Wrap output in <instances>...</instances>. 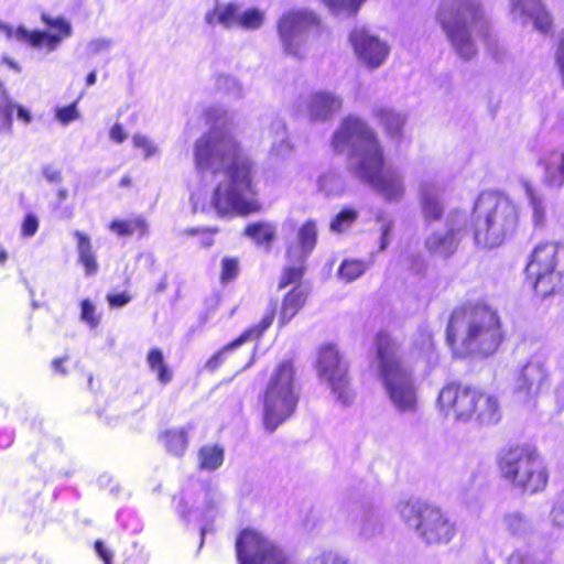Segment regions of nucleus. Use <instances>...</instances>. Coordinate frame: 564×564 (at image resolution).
I'll return each instance as SVG.
<instances>
[{"label": "nucleus", "mask_w": 564, "mask_h": 564, "mask_svg": "<svg viewBox=\"0 0 564 564\" xmlns=\"http://www.w3.org/2000/svg\"><path fill=\"white\" fill-rule=\"evenodd\" d=\"M225 113L210 108L204 112L209 129L193 145V160L197 171L217 175L224 172L226 185L218 184L213 193V206L219 216H248L262 210V203L253 182L254 163L245 154L241 142L225 124L218 122Z\"/></svg>", "instance_id": "obj_1"}, {"label": "nucleus", "mask_w": 564, "mask_h": 564, "mask_svg": "<svg viewBox=\"0 0 564 564\" xmlns=\"http://www.w3.org/2000/svg\"><path fill=\"white\" fill-rule=\"evenodd\" d=\"M332 145L337 153L355 145L352 154L358 155L357 175L389 202L403 197V180L399 173L386 169L384 148L378 133L366 121L351 116L344 118L332 138Z\"/></svg>", "instance_id": "obj_2"}, {"label": "nucleus", "mask_w": 564, "mask_h": 564, "mask_svg": "<svg viewBox=\"0 0 564 564\" xmlns=\"http://www.w3.org/2000/svg\"><path fill=\"white\" fill-rule=\"evenodd\" d=\"M505 339L498 311L485 302H465L449 314L445 341L454 358L488 357Z\"/></svg>", "instance_id": "obj_3"}, {"label": "nucleus", "mask_w": 564, "mask_h": 564, "mask_svg": "<svg viewBox=\"0 0 564 564\" xmlns=\"http://www.w3.org/2000/svg\"><path fill=\"white\" fill-rule=\"evenodd\" d=\"M522 224L520 207L510 198L495 193H481L473 207L474 240L485 248H496L512 238Z\"/></svg>", "instance_id": "obj_4"}, {"label": "nucleus", "mask_w": 564, "mask_h": 564, "mask_svg": "<svg viewBox=\"0 0 564 564\" xmlns=\"http://www.w3.org/2000/svg\"><path fill=\"white\" fill-rule=\"evenodd\" d=\"M436 20L463 59L477 54L474 34L485 40L489 37V24L478 0H442Z\"/></svg>", "instance_id": "obj_5"}, {"label": "nucleus", "mask_w": 564, "mask_h": 564, "mask_svg": "<svg viewBox=\"0 0 564 564\" xmlns=\"http://www.w3.org/2000/svg\"><path fill=\"white\" fill-rule=\"evenodd\" d=\"M373 354L382 386L392 403L402 412L416 409L417 392L411 370L406 367L397 340L387 330L373 336Z\"/></svg>", "instance_id": "obj_6"}, {"label": "nucleus", "mask_w": 564, "mask_h": 564, "mask_svg": "<svg viewBox=\"0 0 564 564\" xmlns=\"http://www.w3.org/2000/svg\"><path fill=\"white\" fill-rule=\"evenodd\" d=\"M496 464L500 477L522 495L539 494L549 485V468L533 444L517 443L502 448Z\"/></svg>", "instance_id": "obj_7"}, {"label": "nucleus", "mask_w": 564, "mask_h": 564, "mask_svg": "<svg viewBox=\"0 0 564 564\" xmlns=\"http://www.w3.org/2000/svg\"><path fill=\"white\" fill-rule=\"evenodd\" d=\"M437 406L457 421L496 424L501 419L498 398L478 386L458 380L446 382L438 392Z\"/></svg>", "instance_id": "obj_8"}, {"label": "nucleus", "mask_w": 564, "mask_h": 564, "mask_svg": "<svg viewBox=\"0 0 564 564\" xmlns=\"http://www.w3.org/2000/svg\"><path fill=\"white\" fill-rule=\"evenodd\" d=\"M264 429L272 433L295 412V367L292 359L280 361L273 369L262 395Z\"/></svg>", "instance_id": "obj_9"}, {"label": "nucleus", "mask_w": 564, "mask_h": 564, "mask_svg": "<svg viewBox=\"0 0 564 564\" xmlns=\"http://www.w3.org/2000/svg\"><path fill=\"white\" fill-rule=\"evenodd\" d=\"M525 278L535 295L546 299L564 291V269L561 267V248L546 241L530 253L524 268Z\"/></svg>", "instance_id": "obj_10"}, {"label": "nucleus", "mask_w": 564, "mask_h": 564, "mask_svg": "<svg viewBox=\"0 0 564 564\" xmlns=\"http://www.w3.org/2000/svg\"><path fill=\"white\" fill-rule=\"evenodd\" d=\"M321 381L326 383L333 397L343 405L355 398L349 361L335 343H324L316 350L314 364Z\"/></svg>", "instance_id": "obj_11"}, {"label": "nucleus", "mask_w": 564, "mask_h": 564, "mask_svg": "<svg viewBox=\"0 0 564 564\" xmlns=\"http://www.w3.org/2000/svg\"><path fill=\"white\" fill-rule=\"evenodd\" d=\"M239 564H293L271 540L254 529H243L236 540Z\"/></svg>", "instance_id": "obj_12"}, {"label": "nucleus", "mask_w": 564, "mask_h": 564, "mask_svg": "<svg viewBox=\"0 0 564 564\" xmlns=\"http://www.w3.org/2000/svg\"><path fill=\"white\" fill-rule=\"evenodd\" d=\"M321 18L313 11L292 10L279 20L278 32L288 54L300 56V46L311 33H319Z\"/></svg>", "instance_id": "obj_13"}, {"label": "nucleus", "mask_w": 564, "mask_h": 564, "mask_svg": "<svg viewBox=\"0 0 564 564\" xmlns=\"http://www.w3.org/2000/svg\"><path fill=\"white\" fill-rule=\"evenodd\" d=\"M415 518V528L427 544H446L455 535V525L437 506L416 502L410 509Z\"/></svg>", "instance_id": "obj_14"}, {"label": "nucleus", "mask_w": 564, "mask_h": 564, "mask_svg": "<svg viewBox=\"0 0 564 564\" xmlns=\"http://www.w3.org/2000/svg\"><path fill=\"white\" fill-rule=\"evenodd\" d=\"M276 302H272L265 310L258 324L245 328L236 338L221 346L206 361L205 367L209 371L217 370L226 360L228 355L236 351L248 341H260L264 333L272 326L276 317Z\"/></svg>", "instance_id": "obj_15"}, {"label": "nucleus", "mask_w": 564, "mask_h": 564, "mask_svg": "<svg viewBox=\"0 0 564 564\" xmlns=\"http://www.w3.org/2000/svg\"><path fill=\"white\" fill-rule=\"evenodd\" d=\"M41 20L48 29L56 30V33L51 34L41 30L29 31L23 26H19L15 30L17 39L34 48H45L46 52H53L63 40L72 35L70 23L64 18H52L47 13H42Z\"/></svg>", "instance_id": "obj_16"}, {"label": "nucleus", "mask_w": 564, "mask_h": 564, "mask_svg": "<svg viewBox=\"0 0 564 564\" xmlns=\"http://www.w3.org/2000/svg\"><path fill=\"white\" fill-rule=\"evenodd\" d=\"M349 39L358 57L370 68L378 67L386 59L388 47L366 30H352Z\"/></svg>", "instance_id": "obj_17"}, {"label": "nucleus", "mask_w": 564, "mask_h": 564, "mask_svg": "<svg viewBox=\"0 0 564 564\" xmlns=\"http://www.w3.org/2000/svg\"><path fill=\"white\" fill-rule=\"evenodd\" d=\"M549 383V373L538 361H528L517 378V390L528 397H535Z\"/></svg>", "instance_id": "obj_18"}, {"label": "nucleus", "mask_w": 564, "mask_h": 564, "mask_svg": "<svg viewBox=\"0 0 564 564\" xmlns=\"http://www.w3.org/2000/svg\"><path fill=\"white\" fill-rule=\"evenodd\" d=\"M318 231L314 219L305 220L296 232V243L286 247L285 256L288 260L293 258L307 259L317 246Z\"/></svg>", "instance_id": "obj_19"}, {"label": "nucleus", "mask_w": 564, "mask_h": 564, "mask_svg": "<svg viewBox=\"0 0 564 564\" xmlns=\"http://www.w3.org/2000/svg\"><path fill=\"white\" fill-rule=\"evenodd\" d=\"M308 297L307 285H294L283 295L278 317L279 328L285 327L304 308Z\"/></svg>", "instance_id": "obj_20"}, {"label": "nucleus", "mask_w": 564, "mask_h": 564, "mask_svg": "<svg viewBox=\"0 0 564 564\" xmlns=\"http://www.w3.org/2000/svg\"><path fill=\"white\" fill-rule=\"evenodd\" d=\"M458 245L459 238L455 229H448L445 232L434 231L429 235L424 241L425 249L429 253L444 258L454 254Z\"/></svg>", "instance_id": "obj_21"}, {"label": "nucleus", "mask_w": 564, "mask_h": 564, "mask_svg": "<svg viewBox=\"0 0 564 564\" xmlns=\"http://www.w3.org/2000/svg\"><path fill=\"white\" fill-rule=\"evenodd\" d=\"M341 108V100L328 93L314 94L308 104L307 110L312 119L325 120L337 113Z\"/></svg>", "instance_id": "obj_22"}, {"label": "nucleus", "mask_w": 564, "mask_h": 564, "mask_svg": "<svg viewBox=\"0 0 564 564\" xmlns=\"http://www.w3.org/2000/svg\"><path fill=\"white\" fill-rule=\"evenodd\" d=\"M76 248L78 253V263L83 267L86 276H94L99 271V263L94 251L90 237L79 230L74 231Z\"/></svg>", "instance_id": "obj_23"}, {"label": "nucleus", "mask_w": 564, "mask_h": 564, "mask_svg": "<svg viewBox=\"0 0 564 564\" xmlns=\"http://www.w3.org/2000/svg\"><path fill=\"white\" fill-rule=\"evenodd\" d=\"M373 115L388 138L398 141L402 139L406 122L404 115L390 108H379Z\"/></svg>", "instance_id": "obj_24"}, {"label": "nucleus", "mask_w": 564, "mask_h": 564, "mask_svg": "<svg viewBox=\"0 0 564 564\" xmlns=\"http://www.w3.org/2000/svg\"><path fill=\"white\" fill-rule=\"evenodd\" d=\"M109 229L119 237L138 236L144 237L149 231V226L143 216H137L129 219L116 218L110 221Z\"/></svg>", "instance_id": "obj_25"}, {"label": "nucleus", "mask_w": 564, "mask_h": 564, "mask_svg": "<svg viewBox=\"0 0 564 564\" xmlns=\"http://www.w3.org/2000/svg\"><path fill=\"white\" fill-rule=\"evenodd\" d=\"M291 264L282 269L278 281V290H284L290 285H304L302 280L306 272V259L293 258L288 260Z\"/></svg>", "instance_id": "obj_26"}, {"label": "nucleus", "mask_w": 564, "mask_h": 564, "mask_svg": "<svg viewBox=\"0 0 564 564\" xmlns=\"http://www.w3.org/2000/svg\"><path fill=\"white\" fill-rule=\"evenodd\" d=\"M159 437L165 449L174 456H182L188 447V433L184 427L165 430Z\"/></svg>", "instance_id": "obj_27"}, {"label": "nucleus", "mask_w": 564, "mask_h": 564, "mask_svg": "<svg viewBox=\"0 0 564 564\" xmlns=\"http://www.w3.org/2000/svg\"><path fill=\"white\" fill-rule=\"evenodd\" d=\"M147 364L161 384L166 386L173 380V370L166 364L162 349L151 348L147 355Z\"/></svg>", "instance_id": "obj_28"}, {"label": "nucleus", "mask_w": 564, "mask_h": 564, "mask_svg": "<svg viewBox=\"0 0 564 564\" xmlns=\"http://www.w3.org/2000/svg\"><path fill=\"white\" fill-rule=\"evenodd\" d=\"M239 8L236 3H227L225 6H216L213 10L206 13V22L208 24L219 23L226 28H231L238 24Z\"/></svg>", "instance_id": "obj_29"}, {"label": "nucleus", "mask_w": 564, "mask_h": 564, "mask_svg": "<svg viewBox=\"0 0 564 564\" xmlns=\"http://www.w3.org/2000/svg\"><path fill=\"white\" fill-rule=\"evenodd\" d=\"M245 235L258 246H264L269 249L276 237V230L269 223L254 221L245 227Z\"/></svg>", "instance_id": "obj_30"}, {"label": "nucleus", "mask_w": 564, "mask_h": 564, "mask_svg": "<svg viewBox=\"0 0 564 564\" xmlns=\"http://www.w3.org/2000/svg\"><path fill=\"white\" fill-rule=\"evenodd\" d=\"M420 205L425 221L435 223L443 218L444 207L436 194L431 192L422 193Z\"/></svg>", "instance_id": "obj_31"}, {"label": "nucleus", "mask_w": 564, "mask_h": 564, "mask_svg": "<svg viewBox=\"0 0 564 564\" xmlns=\"http://www.w3.org/2000/svg\"><path fill=\"white\" fill-rule=\"evenodd\" d=\"M225 458L224 448L219 445H206L198 451V467L203 470H216Z\"/></svg>", "instance_id": "obj_32"}, {"label": "nucleus", "mask_w": 564, "mask_h": 564, "mask_svg": "<svg viewBox=\"0 0 564 564\" xmlns=\"http://www.w3.org/2000/svg\"><path fill=\"white\" fill-rule=\"evenodd\" d=\"M240 259L236 256H225L219 263V283L228 285L235 282L240 274Z\"/></svg>", "instance_id": "obj_33"}, {"label": "nucleus", "mask_w": 564, "mask_h": 564, "mask_svg": "<svg viewBox=\"0 0 564 564\" xmlns=\"http://www.w3.org/2000/svg\"><path fill=\"white\" fill-rule=\"evenodd\" d=\"M366 265L361 260H344L338 268V275L346 282H351L365 273Z\"/></svg>", "instance_id": "obj_34"}, {"label": "nucleus", "mask_w": 564, "mask_h": 564, "mask_svg": "<svg viewBox=\"0 0 564 564\" xmlns=\"http://www.w3.org/2000/svg\"><path fill=\"white\" fill-rule=\"evenodd\" d=\"M358 218V213L354 208H343L335 217L330 220L329 229L333 232H343L346 228L350 227Z\"/></svg>", "instance_id": "obj_35"}, {"label": "nucleus", "mask_w": 564, "mask_h": 564, "mask_svg": "<svg viewBox=\"0 0 564 564\" xmlns=\"http://www.w3.org/2000/svg\"><path fill=\"white\" fill-rule=\"evenodd\" d=\"M332 12L356 15L367 0H321Z\"/></svg>", "instance_id": "obj_36"}, {"label": "nucleus", "mask_w": 564, "mask_h": 564, "mask_svg": "<svg viewBox=\"0 0 564 564\" xmlns=\"http://www.w3.org/2000/svg\"><path fill=\"white\" fill-rule=\"evenodd\" d=\"M80 319L90 328H96L100 324V316L97 314L96 306L89 299L80 301Z\"/></svg>", "instance_id": "obj_37"}, {"label": "nucleus", "mask_w": 564, "mask_h": 564, "mask_svg": "<svg viewBox=\"0 0 564 564\" xmlns=\"http://www.w3.org/2000/svg\"><path fill=\"white\" fill-rule=\"evenodd\" d=\"M263 14L260 10L251 8L239 14L238 25L243 29L254 30L261 26Z\"/></svg>", "instance_id": "obj_38"}, {"label": "nucleus", "mask_w": 564, "mask_h": 564, "mask_svg": "<svg viewBox=\"0 0 564 564\" xmlns=\"http://www.w3.org/2000/svg\"><path fill=\"white\" fill-rule=\"evenodd\" d=\"M217 231V228H186L182 231V235L188 237L200 235L199 246L202 248H209L214 245L213 237Z\"/></svg>", "instance_id": "obj_39"}, {"label": "nucleus", "mask_w": 564, "mask_h": 564, "mask_svg": "<svg viewBox=\"0 0 564 564\" xmlns=\"http://www.w3.org/2000/svg\"><path fill=\"white\" fill-rule=\"evenodd\" d=\"M558 155L560 160L555 166L550 163H545L544 169L551 183L562 185L564 183V150Z\"/></svg>", "instance_id": "obj_40"}, {"label": "nucleus", "mask_w": 564, "mask_h": 564, "mask_svg": "<svg viewBox=\"0 0 564 564\" xmlns=\"http://www.w3.org/2000/svg\"><path fill=\"white\" fill-rule=\"evenodd\" d=\"M530 197V205L532 207V218L536 226L543 224L545 219V208L540 197H538L532 189L528 191Z\"/></svg>", "instance_id": "obj_41"}, {"label": "nucleus", "mask_w": 564, "mask_h": 564, "mask_svg": "<svg viewBox=\"0 0 564 564\" xmlns=\"http://www.w3.org/2000/svg\"><path fill=\"white\" fill-rule=\"evenodd\" d=\"M15 105L11 101H7L0 105V132H10L12 129V116Z\"/></svg>", "instance_id": "obj_42"}, {"label": "nucleus", "mask_w": 564, "mask_h": 564, "mask_svg": "<svg viewBox=\"0 0 564 564\" xmlns=\"http://www.w3.org/2000/svg\"><path fill=\"white\" fill-rule=\"evenodd\" d=\"M55 117L62 124H68L75 121L79 117L76 101L67 106L56 108Z\"/></svg>", "instance_id": "obj_43"}, {"label": "nucleus", "mask_w": 564, "mask_h": 564, "mask_svg": "<svg viewBox=\"0 0 564 564\" xmlns=\"http://www.w3.org/2000/svg\"><path fill=\"white\" fill-rule=\"evenodd\" d=\"M507 530L512 533L517 534L523 531L525 527V519L524 517L519 512L509 513L503 519Z\"/></svg>", "instance_id": "obj_44"}, {"label": "nucleus", "mask_w": 564, "mask_h": 564, "mask_svg": "<svg viewBox=\"0 0 564 564\" xmlns=\"http://www.w3.org/2000/svg\"><path fill=\"white\" fill-rule=\"evenodd\" d=\"M533 22L536 30L542 33H549L553 26L551 14L546 10H541L533 15Z\"/></svg>", "instance_id": "obj_45"}, {"label": "nucleus", "mask_w": 564, "mask_h": 564, "mask_svg": "<svg viewBox=\"0 0 564 564\" xmlns=\"http://www.w3.org/2000/svg\"><path fill=\"white\" fill-rule=\"evenodd\" d=\"M133 145L141 149L145 158H150L155 154L156 147L148 137L142 134H134L132 138Z\"/></svg>", "instance_id": "obj_46"}, {"label": "nucleus", "mask_w": 564, "mask_h": 564, "mask_svg": "<svg viewBox=\"0 0 564 564\" xmlns=\"http://www.w3.org/2000/svg\"><path fill=\"white\" fill-rule=\"evenodd\" d=\"M555 64L558 68L560 77L564 86V29L561 31L556 50H555Z\"/></svg>", "instance_id": "obj_47"}, {"label": "nucleus", "mask_w": 564, "mask_h": 564, "mask_svg": "<svg viewBox=\"0 0 564 564\" xmlns=\"http://www.w3.org/2000/svg\"><path fill=\"white\" fill-rule=\"evenodd\" d=\"M39 229V219L33 214H28L23 218L22 225H21V235L23 237H32L36 234Z\"/></svg>", "instance_id": "obj_48"}, {"label": "nucleus", "mask_w": 564, "mask_h": 564, "mask_svg": "<svg viewBox=\"0 0 564 564\" xmlns=\"http://www.w3.org/2000/svg\"><path fill=\"white\" fill-rule=\"evenodd\" d=\"M106 299L111 308H119L126 306L131 301V295L128 292L108 293Z\"/></svg>", "instance_id": "obj_49"}, {"label": "nucleus", "mask_w": 564, "mask_h": 564, "mask_svg": "<svg viewBox=\"0 0 564 564\" xmlns=\"http://www.w3.org/2000/svg\"><path fill=\"white\" fill-rule=\"evenodd\" d=\"M127 137L128 135L120 123H115L109 131V138L118 144L124 142Z\"/></svg>", "instance_id": "obj_50"}, {"label": "nucleus", "mask_w": 564, "mask_h": 564, "mask_svg": "<svg viewBox=\"0 0 564 564\" xmlns=\"http://www.w3.org/2000/svg\"><path fill=\"white\" fill-rule=\"evenodd\" d=\"M95 551L105 564H111L112 553L105 546L102 541L97 540L94 544Z\"/></svg>", "instance_id": "obj_51"}, {"label": "nucleus", "mask_w": 564, "mask_h": 564, "mask_svg": "<svg viewBox=\"0 0 564 564\" xmlns=\"http://www.w3.org/2000/svg\"><path fill=\"white\" fill-rule=\"evenodd\" d=\"M43 175L50 183L57 184L62 182L61 171L53 169L51 166H46L43 169Z\"/></svg>", "instance_id": "obj_52"}, {"label": "nucleus", "mask_w": 564, "mask_h": 564, "mask_svg": "<svg viewBox=\"0 0 564 564\" xmlns=\"http://www.w3.org/2000/svg\"><path fill=\"white\" fill-rule=\"evenodd\" d=\"M69 359V357L67 355L63 356V357H57V358H54L53 361H52V367L54 368V370L58 373H62V375H66V369L64 367V364L67 362Z\"/></svg>", "instance_id": "obj_53"}, {"label": "nucleus", "mask_w": 564, "mask_h": 564, "mask_svg": "<svg viewBox=\"0 0 564 564\" xmlns=\"http://www.w3.org/2000/svg\"><path fill=\"white\" fill-rule=\"evenodd\" d=\"M321 564H348L346 560L336 554H324Z\"/></svg>", "instance_id": "obj_54"}, {"label": "nucleus", "mask_w": 564, "mask_h": 564, "mask_svg": "<svg viewBox=\"0 0 564 564\" xmlns=\"http://www.w3.org/2000/svg\"><path fill=\"white\" fill-rule=\"evenodd\" d=\"M17 109V116L20 120H22L24 123H30L32 120V117L28 109H25L23 106H15Z\"/></svg>", "instance_id": "obj_55"}, {"label": "nucleus", "mask_w": 564, "mask_h": 564, "mask_svg": "<svg viewBox=\"0 0 564 564\" xmlns=\"http://www.w3.org/2000/svg\"><path fill=\"white\" fill-rule=\"evenodd\" d=\"M391 230V224H387L381 229V248H386V245L388 243V237Z\"/></svg>", "instance_id": "obj_56"}, {"label": "nucleus", "mask_w": 564, "mask_h": 564, "mask_svg": "<svg viewBox=\"0 0 564 564\" xmlns=\"http://www.w3.org/2000/svg\"><path fill=\"white\" fill-rule=\"evenodd\" d=\"M119 185L121 187H130L132 185V178L130 175H123L120 181H119Z\"/></svg>", "instance_id": "obj_57"}, {"label": "nucleus", "mask_w": 564, "mask_h": 564, "mask_svg": "<svg viewBox=\"0 0 564 564\" xmlns=\"http://www.w3.org/2000/svg\"><path fill=\"white\" fill-rule=\"evenodd\" d=\"M96 79H97V75H96V72L93 70L90 72L87 76H86V84L87 86H91L96 83Z\"/></svg>", "instance_id": "obj_58"}, {"label": "nucleus", "mask_w": 564, "mask_h": 564, "mask_svg": "<svg viewBox=\"0 0 564 564\" xmlns=\"http://www.w3.org/2000/svg\"><path fill=\"white\" fill-rule=\"evenodd\" d=\"M7 259H8L7 251L2 247H0V264H4Z\"/></svg>", "instance_id": "obj_59"}, {"label": "nucleus", "mask_w": 564, "mask_h": 564, "mask_svg": "<svg viewBox=\"0 0 564 564\" xmlns=\"http://www.w3.org/2000/svg\"><path fill=\"white\" fill-rule=\"evenodd\" d=\"M560 518L564 519V508L560 509L558 511L555 512V519H560Z\"/></svg>", "instance_id": "obj_60"}, {"label": "nucleus", "mask_w": 564, "mask_h": 564, "mask_svg": "<svg viewBox=\"0 0 564 564\" xmlns=\"http://www.w3.org/2000/svg\"><path fill=\"white\" fill-rule=\"evenodd\" d=\"M93 382H94V378L91 375L88 376V388L90 390H95L94 387H93Z\"/></svg>", "instance_id": "obj_61"}, {"label": "nucleus", "mask_w": 564, "mask_h": 564, "mask_svg": "<svg viewBox=\"0 0 564 564\" xmlns=\"http://www.w3.org/2000/svg\"><path fill=\"white\" fill-rule=\"evenodd\" d=\"M32 560L35 561L37 564H42L43 563V558L41 556H36V554H34L32 556Z\"/></svg>", "instance_id": "obj_62"}, {"label": "nucleus", "mask_w": 564, "mask_h": 564, "mask_svg": "<svg viewBox=\"0 0 564 564\" xmlns=\"http://www.w3.org/2000/svg\"><path fill=\"white\" fill-rule=\"evenodd\" d=\"M65 194H66V193H65L64 191L59 192V195H61L62 197H64V196H65Z\"/></svg>", "instance_id": "obj_63"}]
</instances>
